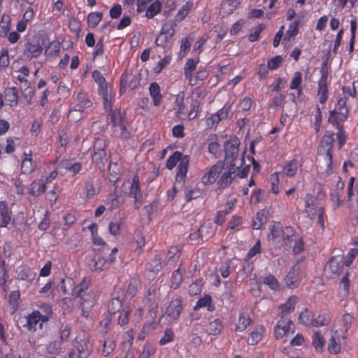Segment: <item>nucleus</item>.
Segmentation results:
<instances>
[{"instance_id":"f704fd0d","label":"nucleus","mask_w":358,"mask_h":358,"mask_svg":"<svg viewBox=\"0 0 358 358\" xmlns=\"http://www.w3.org/2000/svg\"><path fill=\"white\" fill-rule=\"evenodd\" d=\"M315 314L308 308H304L299 315V322L304 327H313Z\"/></svg>"},{"instance_id":"864d4df0","label":"nucleus","mask_w":358,"mask_h":358,"mask_svg":"<svg viewBox=\"0 0 358 358\" xmlns=\"http://www.w3.org/2000/svg\"><path fill=\"white\" fill-rule=\"evenodd\" d=\"M193 1H187L186 3L182 5L181 8L178 11L177 14L175 16L174 20L177 22H181L183 19H185L187 15L189 13L190 10L193 8Z\"/></svg>"},{"instance_id":"e2e57ef3","label":"nucleus","mask_w":358,"mask_h":358,"mask_svg":"<svg viewBox=\"0 0 358 358\" xmlns=\"http://www.w3.org/2000/svg\"><path fill=\"white\" fill-rule=\"evenodd\" d=\"M122 308V302L119 297H114L110 299L108 306V310L110 315H115L120 312Z\"/></svg>"},{"instance_id":"412c9836","label":"nucleus","mask_w":358,"mask_h":358,"mask_svg":"<svg viewBox=\"0 0 358 358\" xmlns=\"http://www.w3.org/2000/svg\"><path fill=\"white\" fill-rule=\"evenodd\" d=\"M92 106V101L89 99L88 94L83 92H78L73 110L78 112H84L86 109L90 108Z\"/></svg>"},{"instance_id":"4d7b16f0","label":"nucleus","mask_w":358,"mask_h":358,"mask_svg":"<svg viewBox=\"0 0 358 358\" xmlns=\"http://www.w3.org/2000/svg\"><path fill=\"white\" fill-rule=\"evenodd\" d=\"M312 345L317 352H322L325 340L320 331H315L312 336Z\"/></svg>"},{"instance_id":"e433bc0d","label":"nucleus","mask_w":358,"mask_h":358,"mask_svg":"<svg viewBox=\"0 0 358 358\" xmlns=\"http://www.w3.org/2000/svg\"><path fill=\"white\" fill-rule=\"evenodd\" d=\"M132 243L136 245L134 248L135 253L139 256L144 252L145 245V238L141 231L135 232L131 241Z\"/></svg>"},{"instance_id":"58836bf2","label":"nucleus","mask_w":358,"mask_h":358,"mask_svg":"<svg viewBox=\"0 0 358 358\" xmlns=\"http://www.w3.org/2000/svg\"><path fill=\"white\" fill-rule=\"evenodd\" d=\"M91 283V279L85 277L83 280L77 285H73L72 289V295L76 298L81 296L84 293H87L89 289L90 285Z\"/></svg>"},{"instance_id":"052dcab7","label":"nucleus","mask_w":358,"mask_h":358,"mask_svg":"<svg viewBox=\"0 0 358 358\" xmlns=\"http://www.w3.org/2000/svg\"><path fill=\"white\" fill-rule=\"evenodd\" d=\"M102 12H91L87 17V25L91 28H95L103 19Z\"/></svg>"},{"instance_id":"c85d7f7f","label":"nucleus","mask_w":358,"mask_h":358,"mask_svg":"<svg viewBox=\"0 0 358 358\" xmlns=\"http://www.w3.org/2000/svg\"><path fill=\"white\" fill-rule=\"evenodd\" d=\"M343 337L338 334V331H334L328 343V351L330 354L337 355L341 350V340Z\"/></svg>"},{"instance_id":"a18cd8bd","label":"nucleus","mask_w":358,"mask_h":358,"mask_svg":"<svg viewBox=\"0 0 358 358\" xmlns=\"http://www.w3.org/2000/svg\"><path fill=\"white\" fill-rule=\"evenodd\" d=\"M343 122H338L337 125H332L334 128L337 129V132L336 134L337 138V144L338 148L341 149L346 143L348 140V134L344 128Z\"/></svg>"},{"instance_id":"393cba45","label":"nucleus","mask_w":358,"mask_h":358,"mask_svg":"<svg viewBox=\"0 0 358 358\" xmlns=\"http://www.w3.org/2000/svg\"><path fill=\"white\" fill-rule=\"evenodd\" d=\"M43 318L41 317V312L38 310H34L29 314L27 318V327L29 330L36 331L37 328H42Z\"/></svg>"},{"instance_id":"c756f323","label":"nucleus","mask_w":358,"mask_h":358,"mask_svg":"<svg viewBox=\"0 0 358 358\" xmlns=\"http://www.w3.org/2000/svg\"><path fill=\"white\" fill-rule=\"evenodd\" d=\"M18 89L15 87H8L4 91V99L10 107H16L18 104Z\"/></svg>"},{"instance_id":"0eeeda50","label":"nucleus","mask_w":358,"mask_h":358,"mask_svg":"<svg viewBox=\"0 0 358 358\" xmlns=\"http://www.w3.org/2000/svg\"><path fill=\"white\" fill-rule=\"evenodd\" d=\"M345 264L343 255H335L331 257L325 267V271L329 273L331 278H337L343 272Z\"/></svg>"},{"instance_id":"39448f33","label":"nucleus","mask_w":358,"mask_h":358,"mask_svg":"<svg viewBox=\"0 0 358 358\" xmlns=\"http://www.w3.org/2000/svg\"><path fill=\"white\" fill-rule=\"evenodd\" d=\"M43 47L38 38L32 36L28 38L23 45L22 56L29 61L39 57L43 52Z\"/></svg>"},{"instance_id":"7ed1b4c3","label":"nucleus","mask_w":358,"mask_h":358,"mask_svg":"<svg viewBox=\"0 0 358 358\" xmlns=\"http://www.w3.org/2000/svg\"><path fill=\"white\" fill-rule=\"evenodd\" d=\"M122 187L127 189L124 193L128 196L134 199V207L138 209L143 203V194L141 189V181L138 174L133 176L131 180L127 179L122 184Z\"/></svg>"},{"instance_id":"6e6552de","label":"nucleus","mask_w":358,"mask_h":358,"mask_svg":"<svg viewBox=\"0 0 358 358\" xmlns=\"http://www.w3.org/2000/svg\"><path fill=\"white\" fill-rule=\"evenodd\" d=\"M80 298V308L81 309V315L84 317H88L92 308L96 302V294L95 292L90 290L87 293H84Z\"/></svg>"},{"instance_id":"49530a36","label":"nucleus","mask_w":358,"mask_h":358,"mask_svg":"<svg viewBox=\"0 0 358 358\" xmlns=\"http://www.w3.org/2000/svg\"><path fill=\"white\" fill-rule=\"evenodd\" d=\"M62 167L69 171L73 176L77 175L82 170L81 163L76 162L72 159H64L62 161Z\"/></svg>"},{"instance_id":"3c124183","label":"nucleus","mask_w":358,"mask_h":358,"mask_svg":"<svg viewBox=\"0 0 358 358\" xmlns=\"http://www.w3.org/2000/svg\"><path fill=\"white\" fill-rule=\"evenodd\" d=\"M208 152L213 155L216 158L220 156V148L217 142V136L215 134H212L209 136L208 140Z\"/></svg>"},{"instance_id":"bf43d9fd","label":"nucleus","mask_w":358,"mask_h":358,"mask_svg":"<svg viewBox=\"0 0 358 358\" xmlns=\"http://www.w3.org/2000/svg\"><path fill=\"white\" fill-rule=\"evenodd\" d=\"M331 321V317L329 313H325L319 314L317 317L314 316L313 327H319L327 326Z\"/></svg>"},{"instance_id":"7c9ffc66","label":"nucleus","mask_w":358,"mask_h":358,"mask_svg":"<svg viewBox=\"0 0 358 358\" xmlns=\"http://www.w3.org/2000/svg\"><path fill=\"white\" fill-rule=\"evenodd\" d=\"M61 50V43L58 40H53L45 48L44 54L46 57L55 59L59 56Z\"/></svg>"},{"instance_id":"bb28decb","label":"nucleus","mask_w":358,"mask_h":358,"mask_svg":"<svg viewBox=\"0 0 358 358\" xmlns=\"http://www.w3.org/2000/svg\"><path fill=\"white\" fill-rule=\"evenodd\" d=\"M12 219V211L6 201H0V227H6Z\"/></svg>"},{"instance_id":"f3484780","label":"nucleus","mask_w":358,"mask_h":358,"mask_svg":"<svg viewBox=\"0 0 358 358\" xmlns=\"http://www.w3.org/2000/svg\"><path fill=\"white\" fill-rule=\"evenodd\" d=\"M75 350L79 358H87L92 352V346L88 339L76 338L73 345Z\"/></svg>"},{"instance_id":"a19ab883","label":"nucleus","mask_w":358,"mask_h":358,"mask_svg":"<svg viewBox=\"0 0 358 358\" xmlns=\"http://www.w3.org/2000/svg\"><path fill=\"white\" fill-rule=\"evenodd\" d=\"M163 3L159 0L152 1L145 10V16L148 19H152L154 17L161 13Z\"/></svg>"},{"instance_id":"4c0bfd02","label":"nucleus","mask_w":358,"mask_h":358,"mask_svg":"<svg viewBox=\"0 0 358 358\" xmlns=\"http://www.w3.org/2000/svg\"><path fill=\"white\" fill-rule=\"evenodd\" d=\"M270 233L268 234V239L273 241L275 244H280L282 228L280 223H275L269 227Z\"/></svg>"},{"instance_id":"338daca9","label":"nucleus","mask_w":358,"mask_h":358,"mask_svg":"<svg viewBox=\"0 0 358 358\" xmlns=\"http://www.w3.org/2000/svg\"><path fill=\"white\" fill-rule=\"evenodd\" d=\"M208 77V72L206 69H202L197 71L194 76H192V78L188 81L189 85L194 86L198 84L199 81H203Z\"/></svg>"},{"instance_id":"ea45409f","label":"nucleus","mask_w":358,"mask_h":358,"mask_svg":"<svg viewBox=\"0 0 358 358\" xmlns=\"http://www.w3.org/2000/svg\"><path fill=\"white\" fill-rule=\"evenodd\" d=\"M145 268L150 272L159 273L162 269V255L156 254L150 262L145 264Z\"/></svg>"},{"instance_id":"9d476101","label":"nucleus","mask_w":358,"mask_h":358,"mask_svg":"<svg viewBox=\"0 0 358 358\" xmlns=\"http://www.w3.org/2000/svg\"><path fill=\"white\" fill-rule=\"evenodd\" d=\"M294 329V324L291 319L280 318L274 327V336L276 339H282L287 334H293Z\"/></svg>"},{"instance_id":"8fccbe9b","label":"nucleus","mask_w":358,"mask_h":358,"mask_svg":"<svg viewBox=\"0 0 358 358\" xmlns=\"http://www.w3.org/2000/svg\"><path fill=\"white\" fill-rule=\"evenodd\" d=\"M295 234L294 229L292 227H285L282 229V235H281L280 245L286 247H290L292 243V238Z\"/></svg>"},{"instance_id":"6e6d98bb","label":"nucleus","mask_w":358,"mask_h":358,"mask_svg":"<svg viewBox=\"0 0 358 358\" xmlns=\"http://www.w3.org/2000/svg\"><path fill=\"white\" fill-rule=\"evenodd\" d=\"M88 229L91 232L92 241L94 245L102 246L106 244L103 239L98 234V225L96 223H92L88 226Z\"/></svg>"},{"instance_id":"ddd939ff","label":"nucleus","mask_w":358,"mask_h":358,"mask_svg":"<svg viewBox=\"0 0 358 358\" xmlns=\"http://www.w3.org/2000/svg\"><path fill=\"white\" fill-rule=\"evenodd\" d=\"M125 114L120 109H115L107 115V123L110 126L111 131L115 134L118 131V127L127 121Z\"/></svg>"},{"instance_id":"f8f14e48","label":"nucleus","mask_w":358,"mask_h":358,"mask_svg":"<svg viewBox=\"0 0 358 358\" xmlns=\"http://www.w3.org/2000/svg\"><path fill=\"white\" fill-rule=\"evenodd\" d=\"M231 110V107L227 104L224 105L222 108L218 110L216 113L212 114L206 120V125L208 128L215 129L219 123L226 120Z\"/></svg>"},{"instance_id":"9b49d317","label":"nucleus","mask_w":358,"mask_h":358,"mask_svg":"<svg viewBox=\"0 0 358 358\" xmlns=\"http://www.w3.org/2000/svg\"><path fill=\"white\" fill-rule=\"evenodd\" d=\"M321 76L318 80L317 95L319 99V102L321 104H324L328 99L329 96V88L327 85L328 80V71L324 67L322 68Z\"/></svg>"},{"instance_id":"1a4fd4ad","label":"nucleus","mask_w":358,"mask_h":358,"mask_svg":"<svg viewBox=\"0 0 358 358\" xmlns=\"http://www.w3.org/2000/svg\"><path fill=\"white\" fill-rule=\"evenodd\" d=\"M141 74L130 75L127 72L123 73L120 79V92L124 93L127 90H134L140 85Z\"/></svg>"},{"instance_id":"4be33fe9","label":"nucleus","mask_w":358,"mask_h":358,"mask_svg":"<svg viewBox=\"0 0 358 358\" xmlns=\"http://www.w3.org/2000/svg\"><path fill=\"white\" fill-rule=\"evenodd\" d=\"M46 184L47 179H43V177L34 180L29 185L28 194L34 197L43 194L46 190Z\"/></svg>"},{"instance_id":"680f3d73","label":"nucleus","mask_w":358,"mask_h":358,"mask_svg":"<svg viewBox=\"0 0 358 358\" xmlns=\"http://www.w3.org/2000/svg\"><path fill=\"white\" fill-rule=\"evenodd\" d=\"M177 22L175 20H169L162 27L161 34H166L171 38L176 33Z\"/></svg>"},{"instance_id":"79ce46f5","label":"nucleus","mask_w":358,"mask_h":358,"mask_svg":"<svg viewBox=\"0 0 358 358\" xmlns=\"http://www.w3.org/2000/svg\"><path fill=\"white\" fill-rule=\"evenodd\" d=\"M201 308H206L209 312L215 310V305L213 303V299L209 294H205L200 298L194 306V310H198Z\"/></svg>"},{"instance_id":"6ab92c4d","label":"nucleus","mask_w":358,"mask_h":358,"mask_svg":"<svg viewBox=\"0 0 358 358\" xmlns=\"http://www.w3.org/2000/svg\"><path fill=\"white\" fill-rule=\"evenodd\" d=\"M302 158L297 157H294L291 160H288L285 162L283 167V173L289 178L295 176L298 171L303 166Z\"/></svg>"},{"instance_id":"de8ad7c7","label":"nucleus","mask_w":358,"mask_h":358,"mask_svg":"<svg viewBox=\"0 0 358 358\" xmlns=\"http://www.w3.org/2000/svg\"><path fill=\"white\" fill-rule=\"evenodd\" d=\"M183 280L182 273V264L179 265L177 269L173 271L170 279V287L173 289H178Z\"/></svg>"},{"instance_id":"2eb2a0df","label":"nucleus","mask_w":358,"mask_h":358,"mask_svg":"<svg viewBox=\"0 0 358 358\" xmlns=\"http://www.w3.org/2000/svg\"><path fill=\"white\" fill-rule=\"evenodd\" d=\"M220 175V177H218L217 180V185L218 189L222 190L229 187L236 176V167L234 165H231L226 171H224L223 170Z\"/></svg>"},{"instance_id":"c03bdc74","label":"nucleus","mask_w":358,"mask_h":358,"mask_svg":"<svg viewBox=\"0 0 358 358\" xmlns=\"http://www.w3.org/2000/svg\"><path fill=\"white\" fill-rule=\"evenodd\" d=\"M199 60L194 59H187L186 63L184 66V76L185 78L189 81V79L192 78V76L196 69L197 64H199Z\"/></svg>"},{"instance_id":"cd10ccee","label":"nucleus","mask_w":358,"mask_h":358,"mask_svg":"<svg viewBox=\"0 0 358 358\" xmlns=\"http://www.w3.org/2000/svg\"><path fill=\"white\" fill-rule=\"evenodd\" d=\"M222 329L223 324L222 320L219 318H215L213 320H210L205 325L203 330L208 335L217 336L220 334Z\"/></svg>"},{"instance_id":"09e8293b","label":"nucleus","mask_w":358,"mask_h":358,"mask_svg":"<svg viewBox=\"0 0 358 358\" xmlns=\"http://www.w3.org/2000/svg\"><path fill=\"white\" fill-rule=\"evenodd\" d=\"M305 199L306 213L310 219H313L316 215L317 213L315 198L310 194H308L306 195Z\"/></svg>"},{"instance_id":"f03ea898","label":"nucleus","mask_w":358,"mask_h":358,"mask_svg":"<svg viewBox=\"0 0 358 358\" xmlns=\"http://www.w3.org/2000/svg\"><path fill=\"white\" fill-rule=\"evenodd\" d=\"M334 133L331 131H326L322 136L317 148V153L324 157V161L327 164L325 173L329 176L333 172V149L334 145Z\"/></svg>"},{"instance_id":"2f4dec72","label":"nucleus","mask_w":358,"mask_h":358,"mask_svg":"<svg viewBox=\"0 0 358 358\" xmlns=\"http://www.w3.org/2000/svg\"><path fill=\"white\" fill-rule=\"evenodd\" d=\"M182 249V244H178L170 247L166 255V259L167 262L170 264H176L180 257Z\"/></svg>"},{"instance_id":"13d9d810","label":"nucleus","mask_w":358,"mask_h":358,"mask_svg":"<svg viewBox=\"0 0 358 358\" xmlns=\"http://www.w3.org/2000/svg\"><path fill=\"white\" fill-rule=\"evenodd\" d=\"M243 217L238 215H234L227 223V230L240 231L243 227Z\"/></svg>"},{"instance_id":"72a5a7b5","label":"nucleus","mask_w":358,"mask_h":358,"mask_svg":"<svg viewBox=\"0 0 358 358\" xmlns=\"http://www.w3.org/2000/svg\"><path fill=\"white\" fill-rule=\"evenodd\" d=\"M21 163V172L24 174L32 173L36 169V164L33 162L31 152L24 153Z\"/></svg>"},{"instance_id":"473e14b6","label":"nucleus","mask_w":358,"mask_h":358,"mask_svg":"<svg viewBox=\"0 0 358 358\" xmlns=\"http://www.w3.org/2000/svg\"><path fill=\"white\" fill-rule=\"evenodd\" d=\"M107 204L110 210L113 211L119 208L123 203V199L118 194L117 187L115 188L113 193L110 194L107 197Z\"/></svg>"},{"instance_id":"423d86ee","label":"nucleus","mask_w":358,"mask_h":358,"mask_svg":"<svg viewBox=\"0 0 358 358\" xmlns=\"http://www.w3.org/2000/svg\"><path fill=\"white\" fill-rule=\"evenodd\" d=\"M224 166V163L219 161L214 165L205 169L203 176L201 178V182L203 185L208 186L213 185L217 180L219 176L222 173Z\"/></svg>"},{"instance_id":"774afa93","label":"nucleus","mask_w":358,"mask_h":358,"mask_svg":"<svg viewBox=\"0 0 358 358\" xmlns=\"http://www.w3.org/2000/svg\"><path fill=\"white\" fill-rule=\"evenodd\" d=\"M156 346L149 342H146L143 345V350L138 358H150L156 352Z\"/></svg>"},{"instance_id":"20e7f679","label":"nucleus","mask_w":358,"mask_h":358,"mask_svg":"<svg viewBox=\"0 0 358 358\" xmlns=\"http://www.w3.org/2000/svg\"><path fill=\"white\" fill-rule=\"evenodd\" d=\"M348 97H340L335 106V108L330 111L328 122L331 125H337L338 122H344L347 120L349 108L347 106Z\"/></svg>"},{"instance_id":"a211bd4d","label":"nucleus","mask_w":358,"mask_h":358,"mask_svg":"<svg viewBox=\"0 0 358 358\" xmlns=\"http://www.w3.org/2000/svg\"><path fill=\"white\" fill-rule=\"evenodd\" d=\"M159 288L157 285H150L145 295V304L148 306L150 310L157 311L158 308V302L157 295Z\"/></svg>"},{"instance_id":"dca6fc26","label":"nucleus","mask_w":358,"mask_h":358,"mask_svg":"<svg viewBox=\"0 0 358 358\" xmlns=\"http://www.w3.org/2000/svg\"><path fill=\"white\" fill-rule=\"evenodd\" d=\"M353 321L354 317L350 313L343 314L338 320L334 331H338V334H340L343 337V340L345 339L348 336V331L350 329Z\"/></svg>"},{"instance_id":"69168bd1","label":"nucleus","mask_w":358,"mask_h":358,"mask_svg":"<svg viewBox=\"0 0 358 358\" xmlns=\"http://www.w3.org/2000/svg\"><path fill=\"white\" fill-rule=\"evenodd\" d=\"M106 157V152L104 147L94 148V154L92 155V162L96 164L103 163V159Z\"/></svg>"},{"instance_id":"c9c22d12","label":"nucleus","mask_w":358,"mask_h":358,"mask_svg":"<svg viewBox=\"0 0 358 358\" xmlns=\"http://www.w3.org/2000/svg\"><path fill=\"white\" fill-rule=\"evenodd\" d=\"M252 320L247 310H242L239 313L238 322L236 325V331H243L251 324Z\"/></svg>"},{"instance_id":"b1692460","label":"nucleus","mask_w":358,"mask_h":358,"mask_svg":"<svg viewBox=\"0 0 358 358\" xmlns=\"http://www.w3.org/2000/svg\"><path fill=\"white\" fill-rule=\"evenodd\" d=\"M286 287L289 289H294L299 285V268L294 266L285 278Z\"/></svg>"},{"instance_id":"f257e3e1","label":"nucleus","mask_w":358,"mask_h":358,"mask_svg":"<svg viewBox=\"0 0 358 358\" xmlns=\"http://www.w3.org/2000/svg\"><path fill=\"white\" fill-rule=\"evenodd\" d=\"M190 157L187 155H183L179 151H175L166 160V168L172 170L178 163L176 180L180 185L184 184L187 178V173L189 164Z\"/></svg>"},{"instance_id":"5fc2aeb1","label":"nucleus","mask_w":358,"mask_h":358,"mask_svg":"<svg viewBox=\"0 0 358 358\" xmlns=\"http://www.w3.org/2000/svg\"><path fill=\"white\" fill-rule=\"evenodd\" d=\"M115 348V341L113 338L108 337L104 341L102 348L100 350V353L102 356L107 357L114 351Z\"/></svg>"},{"instance_id":"a878e982","label":"nucleus","mask_w":358,"mask_h":358,"mask_svg":"<svg viewBox=\"0 0 358 358\" xmlns=\"http://www.w3.org/2000/svg\"><path fill=\"white\" fill-rule=\"evenodd\" d=\"M148 91L152 104L155 106H160L163 101V96L159 85L157 82L151 83L149 85Z\"/></svg>"},{"instance_id":"aec40b11","label":"nucleus","mask_w":358,"mask_h":358,"mask_svg":"<svg viewBox=\"0 0 358 358\" xmlns=\"http://www.w3.org/2000/svg\"><path fill=\"white\" fill-rule=\"evenodd\" d=\"M297 302L298 297L296 295L291 296L278 308V316L282 319H289L287 316L294 310Z\"/></svg>"},{"instance_id":"0e129e2a","label":"nucleus","mask_w":358,"mask_h":358,"mask_svg":"<svg viewBox=\"0 0 358 358\" xmlns=\"http://www.w3.org/2000/svg\"><path fill=\"white\" fill-rule=\"evenodd\" d=\"M263 282L268 285L269 288L273 291H279L280 289V285L277 278L269 274L264 278Z\"/></svg>"},{"instance_id":"5701e85b","label":"nucleus","mask_w":358,"mask_h":358,"mask_svg":"<svg viewBox=\"0 0 358 358\" xmlns=\"http://www.w3.org/2000/svg\"><path fill=\"white\" fill-rule=\"evenodd\" d=\"M182 310V300L177 298L171 301L169 306L166 308V315L169 317L171 320L176 321L178 320Z\"/></svg>"},{"instance_id":"4468645a","label":"nucleus","mask_w":358,"mask_h":358,"mask_svg":"<svg viewBox=\"0 0 358 358\" xmlns=\"http://www.w3.org/2000/svg\"><path fill=\"white\" fill-rule=\"evenodd\" d=\"M240 141L237 137L229 138L224 143L225 159L233 162L239 152Z\"/></svg>"},{"instance_id":"37998d69","label":"nucleus","mask_w":358,"mask_h":358,"mask_svg":"<svg viewBox=\"0 0 358 358\" xmlns=\"http://www.w3.org/2000/svg\"><path fill=\"white\" fill-rule=\"evenodd\" d=\"M303 74L300 71H295L291 80L289 89L297 91L298 96H301L303 93Z\"/></svg>"},{"instance_id":"603ef678","label":"nucleus","mask_w":358,"mask_h":358,"mask_svg":"<svg viewBox=\"0 0 358 358\" xmlns=\"http://www.w3.org/2000/svg\"><path fill=\"white\" fill-rule=\"evenodd\" d=\"M203 194V191L197 185L191 187H185V201L187 202H189L193 199H196L200 197Z\"/></svg>"}]
</instances>
